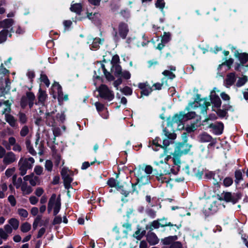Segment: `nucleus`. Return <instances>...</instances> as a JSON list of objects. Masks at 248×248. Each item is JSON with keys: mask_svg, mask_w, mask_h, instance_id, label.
Segmentation results:
<instances>
[{"mask_svg": "<svg viewBox=\"0 0 248 248\" xmlns=\"http://www.w3.org/2000/svg\"><path fill=\"white\" fill-rule=\"evenodd\" d=\"M199 106L195 105V102L189 103L185 110V114H183L184 119H191L195 117L196 112L194 110H200V113L205 114L208 107L210 106V103L207 99H201L199 101Z\"/></svg>", "mask_w": 248, "mask_h": 248, "instance_id": "nucleus-1", "label": "nucleus"}, {"mask_svg": "<svg viewBox=\"0 0 248 248\" xmlns=\"http://www.w3.org/2000/svg\"><path fill=\"white\" fill-rule=\"evenodd\" d=\"M152 171L153 168L150 165H143L135 169L134 174L137 178V183H139L140 186L149 183L150 175Z\"/></svg>", "mask_w": 248, "mask_h": 248, "instance_id": "nucleus-2", "label": "nucleus"}, {"mask_svg": "<svg viewBox=\"0 0 248 248\" xmlns=\"http://www.w3.org/2000/svg\"><path fill=\"white\" fill-rule=\"evenodd\" d=\"M110 63L111 65V72L116 77H122L125 79L130 78L131 74L129 71H122V67L120 65V58L118 55L113 56Z\"/></svg>", "mask_w": 248, "mask_h": 248, "instance_id": "nucleus-3", "label": "nucleus"}, {"mask_svg": "<svg viewBox=\"0 0 248 248\" xmlns=\"http://www.w3.org/2000/svg\"><path fill=\"white\" fill-rule=\"evenodd\" d=\"M34 162V159L32 157L29 158L21 157L18 163L20 174L21 176L25 175L27 170L32 168Z\"/></svg>", "mask_w": 248, "mask_h": 248, "instance_id": "nucleus-4", "label": "nucleus"}, {"mask_svg": "<svg viewBox=\"0 0 248 248\" xmlns=\"http://www.w3.org/2000/svg\"><path fill=\"white\" fill-rule=\"evenodd\" d=\"M60 195L57 197L55 194H53L51 196L47 206V211L48 213H50L52 209H54L53 214L54 216H56L59 212L61 207Z\"/></svg>", "mask_w": 248, "mask_h": 248, "instance_id": "nucleus-5", "label": "nucleus"}, {"mask_svg": "<svg viewBox=\"0 0 248 248\" xmlns=\"http://www.w3.org/2000/svg\"><path fill=\"white\" fill-rule=\"evenodd\" d=\"M61 174L65 188L69 190L71 187V183L73 180L72 177L73 175V172L68 168L64 167L61 170Z\"/></svg>", "mask_w": 248, "mask_h": 248, "instance_id": "nucleus-6", "label": "nucleus"}, {"mask_svg": "<svg viewBox=\"0 0 248 248\" xmlns=\"http://www.w3.org/2000/svg\"><path fill=\"white\" fill-rule=\"evenodd\" d=\"M100 96L108 101H111L114 98V94L111 90L108 87L105 85L102 84L97 90Z\"/></svg>", "mask_w": 248, "mask_h": 248, "instance_id": "nucleus-7", "label": "nucleus"}, {"mask_svg": "<svg viewBox=\"0 0 248 248\" xmlns=\"http://www.w3.org/2000/svg\"><path fill=\"white\" fill-rule=\"evenodd\" d=\"M35 99L34 94L31 92H27L26 95L22 96L21 99L20 105L22 108H25L29 105L30 108H32Z\"/></svg>", "mask_w": 248, "mask_h": 248, "instance_id": "nucleus-8", "label": "nucleus"}, {"mask_svg": "<svg viewBox=\"0 0 248 248\" xmlns=\"http://www.w3.org/2000/svg\"><path fill=\"white\" fill-rule=\"evenodd\" d=\"M239 197L237 194L234 193L232 194L229 192H223L219 196V199L220 200H224L226 202H230L232 203H235Z\"/></svg>", "mask_w": 248, "mask_h": 248, "instance_id": "nucleus-9", "label": "nucleus"}, {"mask_svg": "<svg viewBox=\"0 0 248 248\" xmlns=\"http://www.w3.org/2000/svg\"><path fill=\"white\" fill-rule=\"evenodd\" d=\"M52 91L58 94V99L60 101H66L68 97L67 94H63L61 85L57 82H55L52 86Z\"/></svg>", "mask_w": 248, "mask_h": 248, "instance_id": "nucleus-10", "label": "nucleus"}, {"mask_svg": "<svg viewBox=\"0 0 248 248\" xmlns=\"http://www.w3.org/2000/svg\"><path fill=\"white\" fill-rule=\"evenodd\" d=\"M118 31L119 36L123 39H125L129 31L128 25L124 22H121L118 27Z\"/></svg>", "mask_w": 248, "mask_h": 248, "instance_id": "nucleus-11", "label": "nucleus"}, {"mask_svg": "<svg viewBox=\"0 0 248 248\" xmlns=\"http://www.w3.org/2000/svg\"><path fill=\"white\" fill-rule=\"evenodd\" d=\"M17 158L15 153L12 151L8 152L3 159V163L5 165H10L16 161Z\"/></svg>", "mask_w": 248, "mask_h": 248, "instance_id": "nucleus-12", "label": "nucleus"}, {"mask_svg": "<svg viewBox=\"0 0 248 248\" xmlns=\"http://www.w3.org/2000/svg\"><path fill=\"white\" fill-rule=\"evenodd\" d=\"M172 158L171 155L167 154L165 156L164 159H161L159 161H154V164L161 168H164V169H169V165L168 164V161Z\"/></svg>", "mask_w": 248, "mask_h": 248, "instance_id": "nucleus-13", "label": "nucleus"}, {"mask_svg": "<svg viewBox=\"0 0 248 248\" xmlns=\"http://www.w3.org/2000/svg\"><path fill=\"white\" fill-rule=\"evenodd\" d=\"M103 42V40H101L100 38H94L92 37H89L87 43L90 46L91 49H96L99 48L100 45L102 44Z\"/></svg>", "mask_w": 248, "mask_h": 248, "instance_id": "nucleus-14", "label": "nucleus"}, {"mask_svg": "<svg viewBox=\"0 0 248 248\" xmlns=\"http://www.w3.org/2000/svg\"><path fill=\"white\" fill-rule=\"evenodd\" d=\"M138 87L141 90V96L148 95L153 91L152 88L147 83H140L138 84Z\"/></svg>", "mask_w": 248, "mask_h": 248, "instance_id": "nucleus-15", "label": "nucleus"}, {"mask_svg": "<svg viewBox=\"0 0 248 248\" xmlns=\"http://www.w3.org/2000/svg\"><path fill=\"white\" fill-rule=\"evenodd\" d=\"M209 127L212 129V131L214 134L218 135L222 134L224 126L222 123H216L210 124Z\"/></svg>", "mask_w": 248, "mask_h": 248, "instance_id": "nucleus-16", "label": "nucleus"}, {"mask_svg": "<svg viewBox=\"0 0 248 248\" xmlns=\"http://www.w3.org/2000/svg\"><path fill=\"white\" fill-rule=\"evenodd\" d=\"M55 112L54 111L46 114V123L49 126L54 127L56 126V122L54 118Z\"/></svg>", "mask_w": 248, "mask_h": 248, "instance_id": "nucleus-17", "label": "nucleus"}, {"mask_svg": "<svg viewBox=\"0 0 248 248\" xmlns=\"http://www.w3.org/2000/svg\"><path fill=\"white\" fill-rule=\"evenodd\" d=\"M23 179L25 181H29L32 186H35L39 184L40 182L39 177L35 176L33 173L24 176Z\"/></svg>", "mask_w": 248, "mask_h": 248, "instance_id": "nucleus-18", "label": "nucleus"}, {"mask_svg": "<svg viewBox=\"0 0 248 248\" xmlns=\"http://www.w3.org/2000/svg\"><path fill=\"white\" fill-rule=\"evenodd\" d=\"M8 141L11 146H13L12 150L16 152H21L22 148L20 145L16 143V139L13 137H10L8 139Z\"/></svg>", "mask_w": 248, "mask_h": 248, "instance_id": "nucleus-19", "label": "nucleus"}, {"mask_svg": "<svg viewBox=\"0 0 248 248\" xmlns=\"http://www.w3.org/2000/svg\"><path fill=\"white\" fill-rule=\"evenodd\" d=\"M38 102L36 103V104L40 103L44 105L45 102L46 101L47 98V95L46 92L43 91L41 88L39 90L38 93L37 94Z\"/></svg>", "mask_w": 248, "mask_h": 248, "instance_id": "nucleus-20", "label": "nucleus"}, {"mask_svg": "<svg viewBox=\"0 0 248 248\" xmlns=\"http://www.w3.org/2000/svg\"><path fill=\"white\" fill-rule=\"evenodd\" d=\"M191 146L186 142L179 143L177 146V151L181 154H187L190 149Z\"/></svg>", "mask_w": 248, "mask_h": 248, "instance_id": "nucleus-21", "label": "nucleus"}, {"mask_svg": "<svg viewBox=\"0 0 248 248\" xmlns=\"http://www.w3.org/2000/svg\"><path fill=\"white\" fill-rule=\"evenodd\" d=\"M165 226H171L175 227L177 229H179V227L176 225H173L170 222H166L165 223H160L158 220H154L152 222L151 224V227L154 229H157L159 227H165Z\"/></svg>", "mask_w": 248, "mask_h": 248, "instance_id": "nucleus-22", "label": "nucleus"}, {"mask_svg": "<svg viewBox=\"0 0 248 248\" xmlns=\"http://www.w3.org/2000/svg\"><path fill=\"white\" fill-rule=\"evenodd\" d=\"M147 240L151 245H155L159 242V239L155 233L149 232L147 235Z\"/></svg>", "mask_w": 248, "mask_h": 248, "instance_id": "nucleus-23", "label": "nucleus"}, {"mask_svg": "<svg viewBox=\"0 0 248 248\" xmlns=\"http://www.w3.org/2000/svg\"><path fill=\"white\" fill-rule=\"evenodd\" d=\"M200 141L202 142H211L213 144L215 143V140L212 137L206 133H203L199 136Z\"/></svg>", "mask_w": 248, "mask_h": 248, "instance_id": "nucleus-24", "label": "nucleus"}, {"mask_svg": "<svg viewBox=\"0 0 248 248\" xmlns=\"http://www.w3.org/2000/svg\"><path fill=\"white\" fill-rule=\"evenodd\" d=\"M211 102L214 107L219 108L221 105V101L219 96L216 94H210Z\"/></svg>", "mask_w": 248, "mask_h": 248, "instance_id": "nucleus-25", "label": "nucleus"}, {"mask_svg": "<svg viewBox=\"0 0 248 248\" xmlns=\"http://www.w3.org/2000/svg\"><path fill=\"white\" fill-rule=\"evenodd\" d=\"M169 68L170 71L166 70L162 72V74L165 77H168V78L172 80L176 77L175 74L172 72V71H175L176 70V67L174 66H170L169 67Z\"/></svg>", "mask_w": 248, "mask_h": 248, "instance_id": "nucleus-26", "label": "nucleus"}, {"mask_svg": "<svg viewBox=\"0 0 248 248\" xmlns=\"http://www.w3.org/2000/svg\"><path fill=\"white\" fill-rule=\"evenodd\" d=\"M236 80L235 75L234 73H231L227 75L226 79L225 80V84L226 86L228 87L232 85Z\"/></svg>", "mask_w": 248, "mask_h": 248, "instance_id": "nucleus-27", "label": "nucleus"}, {"mask_svg": "<svg viewBox=\"0 0 248 248\" xmlns=\"http://www.w3.org/2000/svg\"><path fill=\"white\" fill-rule=\"evenodd\" d=\"M14 23L12 19H5L0 21V28H3V30H7L11 27Z\"/></svg>", "mask_w": 248, "mask_h": 248, "instance_id": "nucleus-28", "label": "nucleus"}, {"mask_svg": "<svg viewBox=\"0 0 248 248\" xmlns=\"http://www.w3.org/2000/svg\"><path fill=\"white\" fill-rule=\"evenodd\" d=\"M182 155V154L177 150H175L174 153L172 154V158L174 165L179 166L181 164L180 157Z\"/></svg>", "mask_w": 248, "mask_h": 248, "instance_id": "nucleus-29", "label": "nucleus"}, {"mask_svg": "<svg viewBox=\"0 0 248 248\" xmlns=\"http://www.w3.org/2000/svg\"><path fill=\"white\" fill-rule=\"evenodd\" d=\"M5 119L11 126L13 127L16 126V120L13 116L9 114H5Z\"/></svg>", "mask_w": 248, "mask_h": 248, "instance_id": "nucleus-30", "label": "nucleus"}, {"mask_svg": "<svg viewBox=\"0 0 248 248\" xmlns=\"http://www.w3.org/2000/svg\"><path fill=\"white\" fill-rule=\"evenodd\" d=\"M157 171H159L160 173L158 175L156 176V178L158 181H161L162 183L164 181L163 175L170 173L169 169H164V168L158 167Z\"/></svg>", "mask_w": 248, "mask_h": 248, "instance_id": "nucleus-31", "label": "nucleus"}, {"mask_svg": "<svg viewBox=\"0 0 248 248\" xmlns=\"http://www.w3.org/2000/svg\"><path fill=\"white\" fill-rule=\"evenodd\" d=\"M237 57L240 60L242 65H244L248 62V54L245 53H238Z\"/></svg>", "mask_w": 248, "mask_h": 248, "instance_id": "nucleus-32", "label": "nucleus"}, {"mask_svg": "<svg viewBox=\"0 0 248 248\" xmlns=\"http://www.w3.org/2000/svg\"><path fill=\"white\" fill-rule=\"evenodd\" d=\"M101 68L103 71V73L105 76L106 78L108 81L114 80L115 78L114 76L109 72L107 71L106 68V65L105 64L101 65Z\"/></svg>", "mask_w": 248, "mask_h": 248, "instance_id": "nucleus-33", "label": "nucleus"}, {"mask_svg": "<svg viewBox=\"0 0 248 248\" xmlns=\"http://www.w3.org/2000/svg\"><path fill=\"white\" fill-rule=\"evenodd\" d=\"M71 11L80 14L82 11V5L80 3H75L72 4L70 7Z\"/></svg>", "mask_w": 248, "mask_h": 248, "instance_id": "nucleus-34", "label": "nucleus"}, {"mask_svg": "<svg viewBox=\"0 0 248 248\" xmlns=\"http://www.w3.org/2000/svg\"><path fill=\"white\" fill-rule=\"evenodd\" d=\"M21 189L24 194H29L32 192L31 187L28 186L27 183H24L21 185Z\"/></svg>", "mask_w": 248, "mask_h": 248, "instance_id": "nucleus-35", "label": "nucleus"}, {"mask_svg": "<svg viewBox=\"0 0 248 248\" xmlns=\"http://www.w3.org/2000/svg\"><path fill=\"white\" fill-rule=\"evenodd\" d=\"M3 104L4 105L5 108L2 111V114H4L5 115V114H8V113L11 112V106L12 103L10 102L9 100H6L3 102Z\"/></svg>", "mask_w": 248, "mask_h": 248, "instance_id": "nucleus-36", "label": "nucleus"}, {"mask_svg": "<svg viewBox=\"0 0 248 248\" xmlns=\"http://www.w3.org/2000/svg\"><path fill=\"white\" fill-rule=\"evenodd\" d=\"M107 184L110 187H116L117 189H120L121 188V187H122L121 186H120L119 185V182L118 181H117V180H116L114 178H110V179H109L108 180V181L107 182Z\"/></svg>", "mask_w": 248, "mask_h": 248, "instance_id": "nucleus-37", "label": "nucleus"}, {"mask_svg": "<svg viewBox=\"0 0 248 248\" xmlns=\"http://www.w3.org/2000/svg\"><path fill=\"white\" fill-rule=\"evenodd\" d=\"M9 224L14 230H17L18 228L19 221L15 218H12L8 220Z\"/></svg>", "mask_w": 248, "mask_h": 248, "instance_id": "nucleus-38", "label": "nucleus"}, {"mask_svg": "<svg viewBox=\"0 0 248 248\" xmlns=\"http://www.w3.org/2000/svg\"><path fill=\"white\" fill-rule=\"evenodd\" d=\"M171 38V34L170 32H164L161 37V42L167 44L169 42Z\"/></svg>", "mask_w": 248, "mask_h": 248, "instance_id": "nucleus-39", "label": "nucleus"}, {"mask_svg": "<svg viewBox=\"0 0 248 248\" xmlns=\"http://www.w3.org/2000/svg\"><path fill=\"white\" fill-rule=\"evenodd\" d=\"M184 119L183 114L180 113V114L175 115L172 118L171 122L173 124H179L181 123L182 120Z\"/></svg>", "mask_w": 248, "mask_h": 248, "instance_id": "nucleus-40", "label": "nucleus"}, {"mask_svg": "<svg viewBox=\"0 0 248 248\" xmlns=\"http://www.w3.org/2000/svg\"><path fill=\"white\" fill-rule=\"evenodd\" d=\"M177 239V236L176 235L170 236L165 238L164 239L162 240V241L164 245H168Z\"/></svg>", "mask_w": 248, "mask_h": 248, "instance_id": "nucleus-41", "label": "nucleus"}, {"mask_svg": "<svg viewBox=\"0 0 248 248\" xmlns=\"http://www.w3.org/2000/svg\"><path fill=\"white\" fill-rule=\"evenodd\" d=\"M8 32V31L7 30H2L0 31V43L6 41Z\"/></svg>", "mask_w": 248, "mask_h": 248, "instance_id": "nucleus-42", "label": "nucleus"}, {"mask_svg": "<svg viewBox=\"0 0 248 248\" xmlns=\"http://www.w3.org/2000/svg\"><path fill=\"white\" fill-rule=\"evenodd\" d=\"M145 231H141L140 229H138L133 234V236L138 240H140L145 235Z\"/></svg>", "mask_w": 248, "mask_h": 248, "instance_id": "nucleus-43", "label": "nucleus"}, {"mask_svg": "<svg viewBox=\"0 0 248 248\" xmlns=\"http://www.w3.org/2000/svg\"><path fill=\"white\" fill-rule=\"evenodd\" d=\"M21 231L23 232H27L31 229V225L28 222L23 223L20 227Z\"/></svg>", "mask_w": 248, "mask_h": 248, "instance_id": "nucleus-44", "label": "nucleus"}, {"mask_svg": "<svg viewBox=\"0 0 248 248\" xmlns=\"http://www.w3.org/2000/svg\"><path fill=\"white\" fill-rule=\"evenodd\" d=\"M159 140H160V139L159 138H156L152 140V144L151 146L155 151H157V147H160V145H161L158 143Z\"/></svg>", "mask_w": 248, "mask_h": 248, "instance_id": "nucleus-45", "label": "nucleus"}, {"mask_svg": "<svg viewBox=\"0 0 248 248\" xmlns=\"http://www.w3.org/2000/svg\"><path fill=\"white\" fill-rule=\"evenodd\" d=\"M248 79L246 76H243L242 78H239L236 84V86L241 87L244 85L247 81Z\"/></svg>", "mask_w": 248, "mask_h": 248, "instance_id": "nucleus-46", "label": "nucleus"}, {"mask_svg": "<svg viewBox=\"0 0 248 248\" xmlns=\"http://www.w3.org/2000/svg\"><path fill=\"white\" fill-rule=\"evenodd\" d=\"M164 80L166 83H167V80L165 78H163L161 80V83H156L153 84V87H154V90H161L162 88V87L163 86Z\"/></svg>", "mask_w": 248, "mask_h": 248, "instance_id": "nucleus-47", "label": "nucleus"}, {"mask_svg": "<svg viewBox=\"0 0 248 248\" xmlns=\"http://www.w3.org/2000/svg\"><path fill=\"white\" fill-rule=\"evenodd\" d=\"M39 140H37L35 142V146L38 150V154L42 155L43 153L44 146L42 143H38Z\"/></svg>", "mask_w": 248, "mask_h": 248, "instance_id": "nucleus-48", "label": "nucleus"}, {"mask_svg": "<svg viewBox=\"0 0 248 248\" xmlns=\"http://www.w3.org/2000/svg\"><path fill=\"white\" fill-rule=\"evenodd\" d=\"M17 213L21 217L24 218L27 217L28 216V213L27 211L23 208L18 209Z\"/></svg>", "mask_w": 248, "mask_h": 248, "instance_id": "nucleus-49", "label": "nucleus"}, {"mask_svg": "<svg viewBox=\"0 0 248 248\" xmlns=\"http://www.w3.org/2000/svg\"><path fill=\"white\" fill-rule=\"evenodd\" d=\"M165 3L164 0H157L155 2V6L163 11L165 7Z\"/></svg>", "mask_w": 248, "mask_h": 248, "instance_id": "nucleus-50", "label": "nucleus"}, {"mask_svg": "<svg viewBox=\"0 0 248 248\" xmlns=\"http://www.w3.org/2000/svg\"><path fill=\"white\" fill-rule=\"evenodd\" d=\"M40 80L42 82H44L47 87L49 86L50 82L49 79L46 75L41 74L40 77Z\"/></svg>", "mask_w": 248, "mask_h": 248, "instance_id": "nucleus-51", "label": "nucleus"}, {"mask_svg": "<svg viewBox=\"0 0 248 248\" xmlns=\"http://www.w3.org/2000/svg\"><path fill=\"white\" fill-rule=\"evenodd\" d=\"M45 169L46 170L51 171L52 170L53 164L51 160H47L45 162Z\"/></svg>", "mask_w": 248, "mask_h": 248, "instance_id": "nucleus-52", "label": "nucleus"}, {"mask_svg": "<svg viewBox=\"0 0 248 248\" xmlns=\"http://www.w3.org/2000/svg\"><path fill=\"white\" fill-rule=\"evenodd\" d=\"M235 182L236 183H238L239 181L242 179V174L240 170H236L235 172Z\"/></svg>", "mask_w": 248, "mask_h": 248, "instance_id": "nucleus-53", "label": "nucleus"}, {"mask_svg": "<svg viewBox=\"0 0 248 248\" xmlns=\"http://www.w3.org/2000/svg\"><path fill=\"white\" fill-rule=\"evenodd\" d=\"M29 129L28 127L26 125H25L22 128V129L20 132V136L22 137H25L26 136H27L28 135V134L29 133Z\"/></svg>", "mask_w": 248, "mask_h": 248, "instance_id": "nucleus-54", "label": "nucleus"}, {"mask_svg": "<svg viewBox=\"0 0 248 248\" xmlns=\"http://www.w3.org/2000/svg\"><path fill=\"white\" fill-rule=\"evenodd\" d=\"M18 116L21 123L24 124L26 122L27 118L26 115L24 113L19 112L18 114Z\"/></svg>", "mask_w": 248, "mask_h": 248, "instance_id": "nucleus-55", "label": "nucleus"}, {"mask_svg": "<svg viewBox=\"0 0 248 248\" xmlns=\"http://www.w3.org/2000/svg\"><path fill=\"white\" fill-rule=\"evenodd\" d=\"M121 91L126 95H130L132 93V90L129 87H125Z\"/></svg>", "mask_w": 248, "mask_h": 248, "instance_id": "nucleus-56", "label": "nucleus"}, {"mask_svg": "<svg viewBox=\"0 0 248 248\" xmlns=\"http://www.w3.org/2000/svg\"><path fill=\"white\" fill-rule=\"evenodd\" d=\"M34 172L36 174L40 175L43 174V168L40 166H36L34 169Z\"/></svg>", "mask_w": 248, "mask_h": 248, "instance_id": "nucleus-57", "label": "nucleus"}, {"mask_svg": "<svg viewBox=\"0 0 248 248\" xmlns=\"http://www.w3.org/2000/svg\"><path fill=\"white\" fill-rule=\"evenodd\" d=\"M170 141L169 139H164L163 141V145H160V148H162L163 150L166 149L169 150V149H168V146L170 145Z\"/></svg>", "mask_w": 248, "mask_h": 248, "instance_id": "nucleus-58", "label": "nucleus"}, {"mask_svg": "<svg viewBox=\"0 0 248 248\" xmlns=\"http://www.w3.org/2000/svg\"><path fill=\"white\" fill-rule=\"evenodd\" d=\"M0 237L6 240L8 237V234L2 228H0Z\"/></svg>", "mask_w": 248, "mask_h": 248, "instance_id": "nucleus-59", "label": "nucleus"}, {"mask_svg": "<svg viewBox=\"0 0 248 248\" xmlns=\"http://www.w3.org/2000/svg\"><path fill=\"white\" fill-rule=\"evenodd\" d=\"M56 116L58 121H60L62 123H63L65 120V115L64 112L58 113Z\"/></svg>", "mask_w": 248, "mask_h": 248, "instance_id": "nucleus-60", "label": "nucleus"}, {"mask_svg": "<svg viewBox=\"0 0 248 248\" xmlns=\"http://www.w3.org/2000/svg\"><path fill=\"white\" fill-rule=\"evenodd\" d=\"M233 181L231 178L226 177L223 181V184L225 186H229L232 184Z\"/></svg>", "mask_w": 248, "mask_h": 248, "instance_id": "nucleus-61", "label": "nucleus"}, {"mask_svg": "<svg viewBox=\"0 0 248 248\" xmlns=\"http://www.w3.org/2000/svg\"><path fill=\"white\" fill-rule=\"evenodd\" d=\"M53 133L55 137L59 136L61 135L62 132L59 127L54 126L52 129Z\"/></svg>", "mask_w": 248, "mask_h": 248, "instance_id": "nucleus-62", "label": "nucleus"}, {"mask_svg": "<svg viewBox=\"0 0 248 248\" xmlns=\"http://www.w3.org/2000/svg\"><path fill=\"white\" fill-rule=\"evenodd\" d=\"M165 135L169 139L173 140L176 138V134L174 133H169L166 129L163 130Z\"/></svg>", "mask_w": 248, "mask_h": 248, "instance_id": "nucleus-63", "label": "nucleus"}, {"mask_svg": "<svg viewBox=\"0 0 248 248\" xmlns=\"http://www.w3.org/2000/svg\"><path fill=\"white\" fill-rule=\"evenodd\" d=\"M15 170H16L15 168L8 169L5 171L6 176L8 177L11 176L13 175V174L14 173V172L15 171Z\"/></svg>", "mask_w": 248, "mask_h": 248, "instance_id": "nucleus-64", "label": "nucleus"}]
</instances>
